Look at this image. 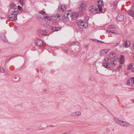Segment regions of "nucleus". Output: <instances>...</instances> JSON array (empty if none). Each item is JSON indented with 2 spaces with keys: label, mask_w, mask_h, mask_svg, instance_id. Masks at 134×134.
<instances>
[{
  "label": "nucleus",
  "mask_w": 134,
  "mask_h": 134,
  "mask_svg": "<svg viewBox=\"0 0 134 134\" xmlns=\"http://www.w3.org/2000/svg\"><path fill=\"white\" fill-rule=\"evenodd\" d=\"M18 9H16L15 11L12 10L10 12V14L9 15V17L10 19L13 21L17 19V15L18 13Z\"/></svg>",
  "instance_id": "nucleus-1"
},
{
  "label": "nucleus",
  "mask_w": 134,
  "mask_h": 134,
  "mask_svg": "<svg viewBox=\"0 0 134 134\" xmlns=\"http://www.w3.org/2000/svg\"><path fill=\"white\" fill-rule=\"evenodd\" d=\"M77 25L81 28H86L88 25L87 23L84 21H83L81 19L77 20Z\"/></svg>",
  "instance_id": "nucleus-2"
},
{
  "label": "nucleus",
  "mask_w": 134,
  "mask_h": 134,
  "mask_svg": "<svg viewBox=\"0 0 134 134\" xmlns=\"http://www.w3.org/2000/svg\"><path fill=\"white\" fill-rule=\"evenodd\" d=\"M109 58L108 57H105L104 59L103 62V66L107 69H109L110 68L109 63Z\"/></svg>",
  "instance_id": "nucleus-3"
},
{
  "label": "nucleus",
  "mask_w": 134,
  "mask_h": 134,
  "mask_svg": "<svg viewBox=\"0 0 134 134\" xmlns=\"http://www.w3.org/2000/svg\"><path fill=\"white\" fill-rule=\"evenodd\" d=\"M98 7L100 12L102 11V8L104 6V3L103 0H97Z\"/></svg>",
  "instance_id": "nucleus-4"
},
{
  "label": "nucleus",
  "mask_w": 134,
  "mask_h": 134,
  "mask_svg": "<svg viewBox=\"0 0 134 134\" xmlns=\"http://www.w3.org/2000/svg\"><path fill=\"white\" fill-rule=\"evenodd\" d=\"M89 10L92 13L95 14L97 13H99L100 12L99 10H98V8L95 6H91L89 8Z\"/></svg>",
  "instance_id": "nucleus-5"
},
{
  "label": "nucleus",
  "mask_w": 134,
  "mask_h": 134,
  "mask_svg": "<svg viewBox=\"0 0 134 134\" xmlns=\"http://www.w3.org/2000/svg\"><path fill=\"white\" fill-rule=\"evenodd\" d=\"M68 12L70 13V15L71 19L73 20H75L78 17L79 14L78 13L75 12H71V11L70 10H69Z\"/></svg>",
  "instance_id": "nucleus-6"
},
{
  "label": "nucleus",
  "mask_w": 134,
  "mask_h": 134,
  "mask_svg": "<svg viewBox=\"0 0 134 134\" xmlns=\"http://www.w3.org/2000/svg\"><path fill=\"white\" fill-rule=\"evenodd\" d=\"M70 13L68 12V11L65 12L63 17L62 18L64 22H67L69 21V16Z\"/></svg>",
  "instance_id": "nucleus-7"
},
{
  "label": "nucleus",
  "mask_w": 134,
  "mask_h": 134,
  "mask_svg": "<svg viewBox=\"0 0 134 134\" xmlns=\"http://www.w3.org/2000/svg\"><path fill=\"white\" fill-rule=\"evenodd\" d=\"M56 18V16L55 17L53 15L51 16H46L44 17V19L47 21H51L52 20H57L58 19Z\"/></svg>",
  "instance_id": "nucleus-8"
},
{
  "label": "nucleus",
  "mask_w": 134,
  "mask_h": 134,
  "mask_svg": "<svg viewBox=\"0 0 134 134\" xmlns=\"http://www.w3.org/2000/svg\"><path fill=\"white\" fill-rule=\"evenodd\" d=\"M120 125L124 127H128L130 126V124L129 122L122 120Z\"/></svg>",
  "instance_id": "nucleus-9"
},
{
  "label": "nucleus",
  "mask_w": 134,
  "mask_h": 134,
  "mask_svg": "<svg viewBox=\"0 0 134 134\" xmlns=\"http://www.w3.org/2000/svg\"><path fill=\"white\" fill-rule=\"evenodd\" d=\"M66 6L63 5H59L58 9V11L60 12H62L66 9Z\"/></svg>",
  "instance_id": "nucleus-10"
},
{
  "label": "nucleus",
  "mask_w": 134,
  "mask_h": 134,
  "mask_svg": "<svg viewBox=\"0 0 134 134\" xmlns=\"http://www.w3.org/2000/svg\"><path fill=\"white\" fill-rule=\"evenodd\" d=\"M134 83V78H132L129 79L127 82V85L129 86L133 85Z\"/></svg>",
  "instance_id": "nucleus-11"
},
{
  "label": "nucleus",
  "mask_w": 134,
  "mask_h": 134,
  "mask_svg": "<svg viewBox=\"0 0 134 134\" xmlns=\"http://www.w3.org/2000/svg\"><path fill=\"white\" fill-rule=\"evenodd\" d=\"M130 42L127 40L123 42V46L124 47H129L130 46Z\"/></svg>",
  "instance_id": "nucleus-12"
},
{
  "label": "nucleus",
  "mask_w": 134,
  "mask_h": 134,
  "mask_svg": "<svg viewBox=\"0 0 134 134\" xmlns=\"http://www.w3.org/2000/svg\"><path fill=\"white\" fill-rule=\"evenodd\" d=\"M10 8L11 9L10 10V11L12 10L13 11H15L16 9H18L17 8V6H16L15 4H14L13 3L12 4L10 5Z\"/></svg>",
  "instance_id": "nucleus-13"
},
{
  "label": "nucleus",
  "mask_w": 134,
  "mask_h": 134,
  "mask_svg": "<svg viewBox=\"0 0 134 134\" xmlns=\"http://www.w3.org/2000/svg\"><path fill=\"white\" fill-rule=\"evenodd\" d=\"M43 43V41H42L40 39H38V40L36 42V45L38 46H40L42 45Z\"/></svg>",
  "instance_id": "nucleus-14"
},
{
  "label": "nucleus",
  "mask_w": 134,
  "mask_h": 134,
  "mask_svg": "<svg viewBox=\"0 0 134 134\" xmlns=\"http://www.w3.org/2000/svg\"><path fill=\"white\" fill-rule=\"evenodd\" d=\"M110 51L109 49H104L102 50L100 53L102 55L105 54L107 53L108 52Z\"/></svg>",
  "instance_id": "nucleus-15"
},
{
  "label": "nucleus",
  "mask_w": 134,
  "mask_h": 134,
  "mask_svg": "<svg viewBox=\"0 0 134 134\" xmlns=\"http://www.w3.org/2000/svg\"><path fill=\"white\" fill-rule=\"evenodd\" d=\"M129 15L132 16L134 19V11L131 9H130L128 11Z\"/></svg>",
  "instance_id": "nucleus-16"
},
{
  "label": "nucleus",
  "mask_w": 134,
  "mask_h": 134,
  "mask_svg": "<svg viewBox=\"0 0 134 134\" xmlns=\"http://www.w3.org/2000/svg\"><path fill=\"white\" fill-rule=\"evenodd\" d=\"M113 119L114 121L115 122L118 124L120 125L121 121V120H119L118 118L116 117H114Z\"/></svg>",
  "instance_id": "nucleus-17"
},
{
  "label": "nucleus",
  "mask_w": 134,
  "mask_h": 134,
  "mask_svg": "<svg viewBox=\"0 0 134 134\" xmlns=\"http://www.w3.org/2000/svg\"><path fill=\"white\" fill-rule=\"evenodd\" d=\"M124 16L122 15H118L117 17V20L119 21H121L124 19Z\"/></svg>",
  "instance_id": "nucleus-18"
},
{
  "label": "nucleus",
  "mask_w": 134,
  "mask_h": 134,
  "mask_svg": "<svg viewBox=\"0 0 134 134\" xmlns=\"http://www.w3.org/2000/svg\"><path fill=\"white\" fill-rule=\"evenodd\" d=\"M110 63L112 66H115L116 65L117 63V62L116 60H112L111 59H110Z\"/></svg>",
  "instance_id": "nucleus-19"
},
{
  "label": "nucleus",
  "mask_w": 134,
  "mask_h": 134,
  "mask_svg": "<svg viewBox=\"0 0 134 134\" xmlns=\"http://www.w3.org/2000/svg\"><path fill=\"white\" fill-rule=\"evenodd\" d=\"M110 56L111 58H117V56L116 55L114 52H111L110 54Z\"/></svg>",
  "instance_id": "nucleus-20"
},
{
  "label": "nucleus",
  "mask_w": 134,
  "mask_h": 134,
  "mask_svg": "<svg viewBox=\"0 0 134 134\" xmlns=\"http://www.w3.org/2000/svg\"><path fill=\"white\" fill-rule=\"evenodd\" d=\"M111 33V34H114V35H118V33L115 32H114L113 30L110 31V30H107L106 31V33Z\"/></svg>",
  "instance_id": "nucleus-21"
},
{
  "label": "nucleus",
  "mask_w": 134,
  "mask_h": 134,
  "mask_svg": "<svg viewBox=\"0 0 134 134\" xmlns=\"http://www.w3.org/2000/svg\"><path fill=\"white\" fill-rule=\"evenodd\" d=\"M120 63L121 64H123L124 63V56L121 55V58L119 60Z\"/></svg>",
  "instance_id": "nucleus-22"
},
{
  "label": "nucleus",
  "mask_w": 134,
  "mask_h": 134,
  "mask_svg": "<svg viewBox=\"0 0 134 134\" xmlns=\"http://www.w3.org/2000/svg\"><path fill=\"white\" fill-rule=\"evenodd\" d=\"M75 117H78L80 116L81 114V113L80 111H75Z\"/></svg>",
  "instance_id": "nucleus-23"
},
{
  "label": "nucleus",
  "mask_w": 134,
  "mask_h": 134,
  "mask_svg": "<svg viewBox=\"0 0 134 134\" xmlns=\"http://www.w3.org/2000/svg\"><path fill=\"white\" fill-rule=\"evenodd\" d=\"M60 29V28L58 27H54L52 28V30L53 31H55L59 30Z\"/></svg>",
  "instance_id": "nucleus-24"
},
{
  "label": "nucleus",
  "mask_w": 134,
  "mask_h": 134,
  "mask_svg": "<svg viewBox=\"0 0 134 134\" xmlns=\"http://www.w3.org/2000/svg\"><path fill=\"white\" fill-rule=\"evenodd\" d=\"M53 16H56V18H57L58 19L57 20H60L62 19V18L61 17V16L59 14H58L57 15H53Z\"/></svg>",
  "instance_id": "nucleus-25"
},
{
  "label": "nucleus",
  "mask_w": 134,
  "mask_h": 134,
  "mask_svg": "<svg viewBox=\"0 0 134 134\" xmlns=\"http://www.w3.org/2000/svg\"><path fill=\"white\" fill-rule=\"evenodd\" d=\"M85 9L80 7L79 8V12L81 14H82L84 11Z\"/></svg>",
  "instance_id": "nucleus-26"
},
{
  "label": "nucleus",
  "mask_w": 134,
  "mask_h": 134,
  "mask_svg": "<svg viewBox=\"0 0 134 134\" xmlns=\"http://www.w3.org/2000/svg\"><path fill=\"white\" fill-rule=\"evenodd\" d=\"M39 12L42 15H44L45 14H46V12L44 11L43 10H40L39 11Z\"/></svg>",
  "instance_id": "nucleus-27"
},
{
  "label": "nucleus",
  "mask_w": 134,
  "mask_h": 134,
  "mask_svg": "<svg viewBox=\"0 0 134 134\" xmlns=\"http://www.w3.org/2000/svg\"><path fill=\"white\" fill-rule=\"evenodd\" d=\"M4 72V68L2 67H0V72Z\"/></svg>",
  "instance_id": "nucleus-28"
},
{
  "label": "nucleus",
  "mask_w": 134,
  "mask_h": 134,
  "mask_svg": "<svg viewBox=\"0 0 134 134\" xmlns=\"http://www.w3.org/2000/svg\"><path fill=\"white\" fill-rule=\"evenodd\" d=\"M109 29H115V26L114 25H111L109 26L108 27Z\"/></svg>",
  "instance_id": "nucleus-29"
},
{
  "label": "nucleus",
  "mask_w": 134,
  "mask_h": 134,
  "mask_svg": "<svg viewBox=\"0 0 134 134\" xmlns=\"http://www.w3.org/2000/svg\"><path fill=\"white\" fill-rule=\"evenodd\" d=\"M132 65L131 64H130L128 66L127 68V69L128 70H130L132 67Z\"/></svg>",
  "instance_id": "nucleus-30"
},
{
  "label": "nucleus",
  "mask_w": 134,
  "mask_h": 134,
  "mask_svg": "<svg viewBox=\"0 0 134 134\" xmlns=\"http://www.w3.org/2000/svg\"><path fill=\"white\" fill-rule=\"evenodd\" d=\"M20 4L21 5H23L24 4V0H19Z\"/></svg>",
  "instance_id": "nucleus-31"
},
{
  "label": "nucleus",
  "mask_w": 134,
  "mask_h": 134,
  "mask_svg": "<svg viewBox=\"0 0 134 134\" xmlns=\"http://www.w3.org/2000/svg\"><path fill=\"white\" fill-rule=\"evenodd\" d=\"M118 2V1H116L114 2L113 3V5H115V6H116V5H117Z\"/></svg>",
  "instance_id": "nucleus-32"
},
{
  "label": "nucleus",
  "mask_w": 134,
  "mask_h": 134,
  "mask_svg": "<svg viewBox=\"0 0 134 134\" xmlns=\"http://www.w3.org/2000/svg\"><path fill=\"white\" fill-rule=\"evenodd\" d=\"M46 32L45 31H43L42 32V35H45L46 34Z\"/></svg>",
  "instance_id": "nucleus-33"
},
{
  "label": "nucleus",
  "mask_w": 134,
  "mask_h": 134,
  "mask_svg": "<svg viewBox=\"0 0 134 134\" xmlns=\"http://www.w3.org/2000/svg\"><path fill=\"white\" fill-rule=\"evenodd\" d=\"M74 113H75L74 112L72 113H71V116H73V117H75V114Z\"/></svg>",
  "instance_id": "nucleus-34"
},
{
  "label": "nucleus",
  "mask_w": 134,
  "mask_h": 134,
  "mask_svg": "<svg viewBox=\"0 0 134 134\" xmlns=\"http://www.w3.org/2000/svg\"><path fill=\"white\" fill-rule=\"evenodd\" d=\"M80 7H82V8H84V9L85 8V5L83 4H82L81 5V6H80Z\"/></svg>",
  "instance_id": "nucleus-35"
},
{
  "label": "nucleus",
  "mask_w": 134,
  "mask_h": 134,
  "mask_svg": "<svg viewBox=\"0 0 134 134\" xmlns=\"http://www.w3.org/2000/svg\"><path fill=\"white\" fill-rule=\"evenodd\" d=\"M122 67V66L121 65L119 66L118 68L117 69L118 70H119Z\"/></svg>",
  "instance_id": "nucleus-36"
},
{
  "label": "nucleus",
  "mask_w": 134,
  "mask_h": 134,
  "mask_svg": "<svg viewBox=\"0 0 134 134\" xmlns=\"http://www.w3.org/2000/svg\"><path fill=\"white\" fill-rule=\"evenodd\" d=\"M110 131V129L109 128H107L106 129V131L107 132H109Z\"/></svg>",
  "instance_id": "nucleus-37"
},
{
  "label": "nucleus",
  "mask_w": 134,
  "mask_h": 134,
  "mask_svg": "<svg viewBox=\"0 0 134 134\" xmlns=\"http://www.w3.org/2000/svg\"><path fill=\"white\" fill-rule=\"evenodd\" d=\"M96 41H97V42H98H98H102V43L103 42L102 41H99L98 40H97Z\"/></svg>",
  "instance_id": "nucleus-38"
},
{
  "label": "nucleus",
  "mask_w": 134,
  "mask_h": 134,
  "mask_svg": "<svg viewBox=\"0 0 134 134\" xmlns=\"http://www.w3.org/2000/svg\"><path fill=\"white\" fill-rule=\"evenodd\" d=\"M76 42L72 43V44H71V46H74L75 44H76Z\"/></svg>",
  "instance_id": "nucleus-39"
},
{
  "label": "nucleus",
  "mask_w": 134,
  "mask_h": 134,
  "mask_svg": "<svg viewBox=\"0 0 134 134\" xmlns=\"http://www.w3.org/2000/svg\"><path fill=\"white\" fill-rule=\"evenodd\" d=\"M18 9H19L20 10L22 9V8L21 7H20L19 5H18Z\"/></svg>",
  "instance_id": "nucleus-40"
},
{
  "label": "nucleus",
  "mask_w": 134,
  "mask_h": 134,
  "mask_svg": "<svg viewBox=\"0 0 134 134\" xmlns=\"http://www.w3.org/2000/svg\"><path fill=\"white\" fill-rule=\"evenodd\" d=\"M88 44H85L84 46V47L86 48L88 47Z\"/></svg>",
  "instance_id": "nucleus-41"
},
{
  "label": "nucleus",
  "mask_w": 134,
  "mask_h": 134,
  "mask_svg": "<svg viewBox=\"0 0 134 134\" xmlns=\"http://www.w3.org/2000/svg\"><path fill=\"white\" fill-rule=\"evenodd\" d=\"M119 45V43H117L115 45V46H118Z\"/></svg>",
  "instance_id": "nucleus-42"
},
{
  "label": "nucleus",
  "mask_w": 134,
  "mask_h": 134,
  "mask_svg": "<svg viewBox=\"0 0 134 134\" xmlns=\"http://www.w3.org/2000/svg\"><path fill=\"white\" fill-rule=\"evenodd\" d=\"M132 71L134 72V67L132 68Z\"/></svg>",
  "instance_id": "nucleus-43"
},
{
  "label": "nucleus",
  "mask_w": 134,
  "mask_h": 134,
  "mask_svg": "<svg viewBox=\"0 0 134 134\" xmlns=\"http://www.w3.org/2000/svg\"><path fill=\"white\" fill-rule=\"evenodd\" d=\"M16 55H13V56H12V58H14V57H16Z\"/></svg>",
  "instance_id": "nucleus-44"
},
{
  "label": "nucleus",
  "mask_w": 134,
  "mask_h": 134,
  "mask_svg": "<svg viewBox=\"0 0 134 134\" xmlns=\"http://www.w3.org/2000/svg\"><path fill=\"white\" fill-rule=\"evenodd\" d=\"M133 49H134V44H133Z\"/></svg>",
  "instance_id": "nucleus-45"
},
{
  "label": "nucleus",
  "mask_w": 134,
  "mask_h": 134,
  "mask_svg": "<svg viewBox=\"0 0 134 134\" xmlns=\"http://www.w3.org/2000/svg\"><path fill=\"white\" fill-rule=\"evenodd\" d=\"M67 51V49H65V52H66Z\"/></svg>",
  "instance_id": "nucleus-46"
},
{
  "label": "nucleus",
  "mask_w": 134,
  "mask_h": 134,
  "mask_svg": "<svg viewBox=\"0 0 134 134\" xmlns=\"http://www.w3.org/2000/svg\"><path fill=\"white\" fill-rule=\"evenodd\" d=\"M43 0L45 2H46L47 1V0Z\"/></svg>",
  "instance_id": "nucleus-47"
},
{
  "label": "nucleus",
  "mask_w": 134,
  "mask_h": 134,
  "mask_svg": "<svg viewBox=\"0 0 134 134\" xmlns=\"http://www.w3.org/2000/svg\"><path fill=\"white\" fill-rule=\"evenodd\" d=\"M5 41H7V40H5Z\"/></svg>",
  "instance_id": "nucleus-48"
},
{
  "label": "nucleus",
  "mask_w": 134,
  "mask_h": 134,
  "mask_svg": "<svg viewBox=\"0 0 134 134\" xmlns=\"http://www.w3.org/2000/svg\"><path fill=\"white\" fill-rule=\"evenodd\" d=\"M133 103H134V99L133 100Z\"/></svg>",
  "instance_id": "nucleus-49"
},
{
  "label": "nucleus",
  "mask_w": 134,
  "mask_h": 134,
  "mask_svg": "<svg viewBox=\"0 0 134 134\" xmlns=\"http://www.w3.org/2000/svg\"><path fill=\"white\" fill-rule=\"evenodd\" d=\"M132 5H133V6H134V4H133Z\"/></svg>",
  "instance_id": "nucleus-50"
}]
</instances>
